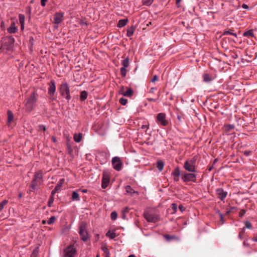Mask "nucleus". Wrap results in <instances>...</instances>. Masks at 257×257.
Instances as JSON below:
<instances>
[{
	"mask_svg": "<svg viewBox=\"0 0 257 257\" xmlns=\"http://www.w3.org/2000/svg\"><path fill=\"white\" fill-rule=\"evenodd\" d=\"M133 94V91L131 88H127L124 92H122V94L124 96L131 97Z\"/></svg>",
	"mask_w": 257,
	"mask_h": 257,
	"instance_id": "obj_22",
	"label": "nucleus"
},
{
	"mask_svg": "<svg viewBox=\"0 0 257 257\" xmlns=\"http://www.w3.org/2000/svg\"><path fill=\"white\" fill-rule=\"evenodd\" d=\"M17 31H18V28L16 26L14 23H13L11 25V26L9 28H8V32L11 34L15 33L17 32Z\"/></svg>",
	"mask_w": 257,
	"mask_h": 257,
	"instance_id": "obj_17",
	"label": "nucleus"
},
{
	"mask_svg": "<svg viewBox=\"0 0 257 257\" xmlns=\"http://www.w3.org/2000/svg\"><path fill=\"white\" fill-rule=\"evenodd\" d=\"M14 119V114L11 110L8 111V122L10 123Z\"/></svg>",
	"mask_w": 257,
	"mask_h": 257,
	"instance_id": "obj_26",
	"label": "nucleus"
},
{
	"mask_svg": "<svg viewBox=\"0 0 257 257\" xmlns=\"http://www.w3.org/2000/svg\"><path fill=\"white\" fill-rule=\"evenodd\" d=\"M111 219L113 220H115L117 218V214L115 211L112 212L110 215Z\"/></svg>",
	"mask_w": 257,
	"mask_h": 257,
	"instance_id": "obj_39",
	"label": "nucleus"
},
{
	"mask_svg": "<svg viewBox=\"0 0 257 257\" xmlns=\"http://www.w3.org/2000/svg\"><path fill=\"white\" fill-rule=\"evenodd\" d=\"M82 192L84 193H86L87 192V190H83Z\"/></svg>",
	"mask_w": 257,
	"mask_h": 257,
	"instance_id": "obj_64",
	"label": "nucleus"
},
{
	"mask_svg": "<svg viewBox=\"0 0 257 257\" xmlns=\"http://www.w3.org/2000/svg\"><path fill=\"white\" fill-rule=\"evenodd\" d=\"M72 198L74 201H79L80 200L79 195L77 192L74 191L72 193Z\"/></svg>",
	"mask_w": 257,
	"mask_h": 257,
	"instance_id": "obj_30",
	"label": "nucleus"
},
{
	"mask_svg": "<svg viewBox=\"0 0 257 257\" xmlns=\"http://www.w3.org/2000/svg\"><path fill=\"white\" fill-rule=\"evenodd\" d=\"M128 257H136V256L134 254H131V255H130Z\"/></svg>",
	"mask_w": 257,
	"mask_h": 257,
	"instance_id": "obj_63",
	"label": "nucleus"
},
{
	"mask_svg": "<svg viewBox=\"0 0 257 257\" xmlns=\"http://www.w3.org/2000/svg\"><path fill=\"white\" fill-rule=\"evenodd\" d=\"M56 85L55 82L54 80H52L50 82L49 84V87L48 88V93L50 95V96L51 99H54V93L56 91Z\"/></svg>",
	"mask_w": 257,
	"mask_h": 257,
	"instance_id": "obj_12",
	"label": "nucleus"
},
{
	"mask_svg": "<svg viewBox=\"0 0 257 257\" xmlns=\"http://www.w3.org/2000/svg\"><path fill=\"white\" fill-rule=\"evenodd\" d=\"M127 102V100L125 98H121L120 99H119V102L122 104V105H125L126 104Z\"/></svg>",
	"mask_w": 257,
	"mask_h": 257,
	"instance_id": "obj_41",
	"label": "nucleus"
},
{
	"mask_svg": "<svg viewBox=\"0 0 257 257\" xmlns=\"http://www.w3.org/2000/svg\"><path fill=\"white\" fill-rule=\"evenodd\" d=\"M203 81L205 82L208 83V82H210L211 81L213 80L214 78L212 75H210L209 74L204 73L203 75Z\"/></svg>",
	"mask_w": 257,
	"mask_h": 257,
	"instance_id": "obj_16",
	"label": "nucleus"
},
{
	"mask_svg": "<svg viewBox=\"0 0 257 257\" xmlns=\"http://www.w3.org/2000/svg\"><path fill=\"white\" fill-rule=\"evenodd\" d=\"M47 0H41V5L43 6V7H45V5H46V2H47Z\"/></svg>",
	"mask_w": 257,
	"mask_h": 257,
	"instance_id": "obj_50",
	"label": "nucleus"
},
{
	"mask_svg": "<svg viewBox=\"0 0 257 257\" xmlns=\"http://www.w3.org/2000/svg\"><path fill=\"white\" fill-rule=\"evenodd\" d=\"M172 208H173L175 212L176 211V209H177V206H176V204H175V203H173L172 204Z\"/></svg>",
	"mask_w": 257,
	"mask_h": 257,
	"instance_id": "obj_52",
	"label": "nucleus"
},
{
	"mask_svg": "<svg viewBox=\"0 0 257 257\" xmlns=\"http://www.w3.org/2000/svg\"><path fill=\"white\" fill-rule=\"evenodd\" d=\"M179 209L180 212L182 213H185L187 212L186 210V206H184L183 204H179Z\"/></svg>",
	"mask_w": 257,
	"mask_h": 257,
	"instance_id": "obj_31",
	"label": "nucleus"
},
{
	"mask_svg": "<svg viewBox=\"0 0 257 257\" xmlns=\"http://www.w3.org/2000/svg\"><path fill=\"white\" fill-rule=\"evenodd\" d=\"M82 136L81 133L78 134H75L74 135V140L77 143L80 142L82 140Z\"/></svg>",
	"mask_w": 257,
	"mask_h": 257,
	"instance_id": "obj_25",
	"label": "nucleus"
},
{
	"mask_svg": "<svg viewBox=\"0 0 257 257\" xmlns=\"http://www.w3.org/2000/svg\"><path fill=\"white\" fill-rule=\"evenodd\" d=\"M125 192L129 194L133 195L134 194H136L138 195V192L134 190V189L129 185L126 186L125 187Z\"/></svg>",
	"mask_w": 257,
	"mask_h": 257,
	"instance_id": "obj_18",
	"label": "nucleus"
},
{
	"mask_svg": "<svg viewBox=\"0 0 257 257\" xmlns=\"http://www.w3.org/2000/svg\"><path fill=\"white\" fill-rule=\"evenodd\" d=\"M19 21L21 24H25V16L22 14H20L19 16Z\"/></svg>",
	"mask_w": 257,
	"mask_h": 257,
	"instance_id": "obj_36",
	"label": "nucleus"
},
{
	"mask_svg": "<svg viewBox=\"0 0 257 257\" xmlns=\"http://www.w3.org/2000/svg\"><path fill=\"white\" fill-rule=\"evenodd\" d=\"M165 238L167 240H170L171 239H173V238H174L175 237L174 236H170V235H165Z\"/></svg>",
	"mask_w": 257,
	"mask_h": 257,
	"instance_id": "obj_47",
	"label": "nucleus"
},
{
	"mask_svg": "<svg viewBox=\"0 0 257 257\" xmlns=\"http://www.w3.org/2000/svg\"><path fill=\"white\" fill-rule=\"evenodd\" d=\"M64 183V179H61L59 182V183L55 186V190H59Z\"/></svg>",
	"mask_w": 257,
	"mask_h": 257,
	"instance_id": "obj_32",
	"label": "nucleus"
},
{
	"mask_svg": "<svg viewBox=\"0 0 257 257\" xmlns=\"http://www.w3.org/2000/svg\"><path fill=\"white\" fill-rule=\"evenodd\" d=\"M128 19H127L120 20L118 22L117 27L119 28L123 27L126 25Z\"/></svg>",
	"mask_w": 257,
	"mask_h": 257,
	"instance_id": "obj_19",
	"label": "nucleus"
},
{
	"mask_svg": "<svg viewBox=\"0 0 257 257\" xmlns=\"http://www.w3.org/2000/svg\"><path fill=\"white\" fill-rule=\"evenodd\" d=\"M219 215H220V221L221 222L220 224L222 225L224 223V221H225L224 219V216L222 214H220Z\"/></svg>",
	"mask_w": 257,
	"mask_h": 257,
	"instance_id": "obj_45",
	"label": "nucleus"
},
{
	"mask_svg": "<svg viewBox=\"0 0 257 257\" xmlns=\"http://www.w3.org/2000/svg\"><path fill=\"white\" fill-rule=\"evenodd\" d=\"M37 101V98L33 93L31 96H30L25 104L26 109L28 111H31L33 110L35 103Z\"/></svg>",
	"mask_w": 257,
	"mask_h": 257,
	"instance_id": "obj_4",
	"label": "nucleus"
},
{
	"mask_svg": "<svg viewBox=\"0 0 257 257\" xmlns=\"http://www.w3.org/2000/svg\"><path fill=\"white\" fill-rule=\"evenodd\" d=\"M105 254H105V257H110V256H109V253H108V254H107V253H105Z\"/></svg>",
	"mask_w": 257,
	"mask_h": 257,
	"instance_id": "obj_62",
	"label": "nucleus"
},
{
	"mask_svg": "<svg viewBox=\"0 0 257 257\" xmlns=\"http://www.w3.org/2000/svg\"><path fill=\"white\" fill-rule=\"evenodd\" d=\"M174 176H177V169H175L173 173Z\"/></svg>",
	"mask_w": 257,
	"mask_h": 257,
	"instance_id": "obj_56",
	"label": "nucleus"
},
{
	"mask_svg": "<svg viewBox=\"0 0 257 257\" xmlns=\"http://www.w3.org/2000/svg\"><path fill=\"white\" fill-rule=\"evenodd\" d=\"M106 236L109 237L110 239H113L116 236V233L115 232V231L114 230H109L106 233Z\"/></svg>",
	"mask_w": 257,
	"mask_h": 257,
	"instance_id": "obj_20",
	"label": "nucleus"
},
{
	"mask_svg": "<svg viewBox=\"0 0 257 257\" xmlns=\"http://www.w3.org/2000/svg\"><path fill=\"white\" fill-rule=\"evenodd\" d=\"M43 182V173L39 171L35 173L33 181L30 185L31 188L34 190L36 187L40 185Z\"/></svg>",
	"mask_w": 257,
	"mask_h": 257,
	"instance_id": "obj_1",
	"label": "nucleus"
},
{
	"mask_svg": "<svg viewBox=\"0 0 257 257\" xmlns=\"http://www.w3.org/2000/svg\"><path fill=\"white\" fill-rule=\"evenodd\" d=\"M53 201H54V199L52 197L49 201V203H48V205L49 206H51V204L53 203Z\"/></svg>",
	"mask_w": 257,
	"mask_h": 257,
	"instance_id": "obj_51",
	"label": "nucleus"
},
{
	"mask_svg": "<svg viewBox=\"0 0 257 257\" xmlns=\"http://www.w3.org/2000/svg\"><path fill=\"white\" fill-rule=\"evenodd\" d=\"M158 79V77L157 76V75H154L153 76V79L151 80V82H155V81H157Z\"/></svg>",
	"mask_w": 257,
	"mask_h": 257,
	"instance_id": "obj_49",
	"label": "nucleus"
},
{
	"mask_svg": "<svg viewBox=\"0 0 257 257\" xmlns=\"http://www.w3.org/2000/svg\"><path fill=\"white\" fill-rule=\"evenodd\" d=\"M56 218L55 216H51L47 221L48 224H51L53 223L55 221Z\"/></svg>",
	"mask_w": 257,
	"mask_h": 257,
	"instance_id": "obj_37",
	"label": "nucleus"
},
{
	"mask_svg": "<svg viewBox=\"0 0 257 257\" xmlns=\"http://www.w3.org/2000/svg\"><path fill=\"white\" fill-rule=\"evenodd\" d=\"M121 64L124 68H126L128 67L130 62L128 58H126L125 59L122 61Z\"/></svg>",
	"mask_w": 257,
	"mask_h": 257,
	"instance_id": "obj_29",
	"label": "nucleus"
},
{
	"mask_svg": "<svg viewBox=\"0 0 257 257\" xmlns=\"http://www.w3.org/2000/svg\"><path fill=\"white\" fill-rule=\"evenodd\" d=\"M25 24H21V29L22 30H24V26Z\"/></svg>",
	"mask_w": 257,
	"mask_h": 257,
	"instance_id": "obj_57",
	"label": "nucleus"
},
{
	"mask_svg": "<svg viewBox=\"0 0 257 257\" xmlns=\"http://www.w3.org/2000/svg\"><path fill=\"white\" fill-rule=\"evenodd\" d=\"M15 39L12 37H6L3 39L2 48L7 50H11L13 48Z\"/></svg>",
	"mask_w": 257,
	"mask_h": 257,
	"instance_id": "obj_5",
	"label": "nucleus"
},
{
	"mask_svg": "<svg viewBox=\"0 0 257 257\" xmlns=\"http://www.w3.org/2000/svg\"><path fill=\"white\" fill-rule=\"evenodd\" d=\"M120 73L122 77H125L126 74V70L124 67H121L120 69Z\"/></svg>",
	"mask_w": 257,
	"mask_h": 257,
	"instance_id": "obj_40",
	"label": "nucleus"
},
{
	"mask_svg": "<svg viewBox=\"0 0 257 257\" xmlns=\"http://www.w3.org/2000/svg\"><path fill=\"white\" fill-rule=\"evenodd\" d=\"M58 190H55V189H54L53 190H52V194H54L56 192V191H58Z\"/></svg>",
	"mask_w": 257,
	"mask_h": 257,
	"instance_id": "obj_59",
	"label": "nucleus"
},
{
	"mask_svg": "<svg viewBox=\"0 0 257 257\" xmlns=\"http://www.w3.org/2000/svg\"><path fill=\"white\" fill-rule=\"evenodd\" d=\"M182 179L184 182H196V176L193 173H184L182 175Z\"/></svg>",
	"mask_w": 257,
	"mask_h": 257,
	"instance_id": "obj_9",
	"label": "nucleus"
},
{
	"mask_svg": "<svg viewBox=\"0 0 257 257\" xmlns=\"http://www.w3.org/2000/svg\"><path fill=\"white\" fill-rule=\"evenodd\" d=\"M157 122L163 126L168 124V121L166 119V114L164 113H160L157 116Z\"/></svg>",
	"mask_w": 257,
	"mask_h": 257,
	"instance_id": "obj_10",
	"label": "nucleus"
},
{
	"mask_svg": "<svg viewBox=\"0 0 257 257\" xmlns=\"http://www.w3.org/2000/svg\"><path fill=\"white\" fill-rule=\"evenodd\" d=\"M40 127L41 128H43V130L44 131H45V126H44V125H40Z\"/></svg>",
	"mask_w": 257,
	"mask_h": 257,
	"instance_id": "obj_61",
	"label": "nucleus"
},
{
	"mask_svg": "<svg viewBox=\"0 0 257 257\" xmlns=\"http://www.w3.org/2000/svg\"><path fill=\"white\" fill-rule=\"evenodd\" d=\"M224 130L226 132H229L231 130L234 129V125L233 124H226L224 126Z\"/></svg>",
	"mask_w": 257,
	"mask_h": 257,
	"instance_id": "obj_27",
	"label": "nucleus"
},
{
	"mask_svg": "<svg viewBox=\"0 0 257 257\" xmlns=\"http://www.w3.org/2000/svg\"><path fill=\"white\" fill-rule=\"evenodd\" d=\"M148 128H149L148 125H146V124L142 125V126H141V128L142 129H147H147H148Z\"/></svg>",
	"mask_w": 257,
	"mask_h": 257,
	"instance_id": "obj_53",
	"label": "nucleus"
},
{
	"mask_svg": "<svg viewBox=\"0 0 257 257\" xmlns=\"http://www.w3.org/2000/svg\"><path fill=\"white\" fill-rule=\"evenodd\" d=\"M38 252H39L38 248H35L33 250V252H32V254L31 255V257H37V255L38 254Z\"/></svg>",
	"mask_w": 257,
	"mask_h": 257,
	"instance_id": "obj_38",
	"label": "nucleus"
},
{
	"mask_svg": "<svg viewBox=\"0 0 257 257\" xmlns=\"http://www.w3.org/2000/svg\"><path fill=\"white\" fill-rule=\"evenodd\" d=\"M76 253V250L74 247L70 245L64 250V257H75Z\"/></svg>",
	"mask_w": 257,
	"mask_h": 257,
	"instance_id": "obj_7",
	"label": "nucleus"
},
{
	"mask_svg": "<svg viewBox=\"0 0 257 257\" xmlns=\"http://www.w3.org/2000/svg\"><path fill=\"white\" fill-rule=\"evenodd\" d=\"M197 160V157L194 156L191 159L185 162L184 167L186 170L194 172H195V164Z\"/></svg>",
	"mask_w": 257,
	"mask_h": 257,
	"instance_id": "obj_3",
	"label": "nucleus"
},
{
	"mask_svg": "<svg viewBox=\"0 0 257 257\" xmlns=\"http://www.w3.org/2000/svg\"><path fill=\"white\" fill-rule=\"evenodd\" d=\"M242 8H243V9H248V6L247 5L243 4L242 5Z\"/></svg>",
	"mask_w": 257,
	"mask_h": 257,
	"instance_id": "obj_54",
	"label": "nucleus"
},
{
	"mask_svg": "<svg viewBox=\"0 0 257 257\" xmlns=\"http://www.w3.org/2000/svg\"><path fill=\"white\" fill-rule=\"evenodd\" d=\"M156 87H152V88H151V90H150V93H153L154 92L155 90H156Z\"/></svg>",
	"mask_w": 257,
	"mask_h": 257,
	"instance_id": "obj_55",
	"label": "nucleus"
},
{
	"mask_svg": "<svg viewBox=\"0 0 257 257\" xmlns=\"http://www.w3.org/2000/svg\"><path fill=\"white\" fill-rule=\"evenodd\" d=\"M216 191L218 197L221 200H223L227 196V192L224 191L222 188H218L216 189Z\"/></svg>",
	"mask_w": 257,
	"mask_h": 257,
	"instance_id": "obj_14",
	"label": "nucleus"
},
{
	"mask_svg": "<svg viewBox=\"0 0 257 257\" xmlns=\"http://www.w3.org/2000/svg\"><path fill=\"white\" fill-rule=\"evenodd\" d=\"M153 1L154 0H142V3L144 5L150 6Z\"/></svg>",
	"mask_w": 257,
	"mask_h": 257,
	"instance_id": "obj_35",
	"label": "nucleus"
},
{
	"mask_svg": "<svg viewBox=\"0 0 257 257\" xmlns=\"http://www.w3.org/2000/svg\"><path fill=\"white\" fill-rule=\"evenodd\" d=\"M245 232V229L244 228H242L241 231H240L239 233L238 236L240 239L242 238V236L244 234Z\"/></svg>",
	"mask_w": 257,
	"mask_h": 257,
	"instance_id": "obj_43",
	"label": "nucleus"
},
{
	"mask_svg": "<svg viewBox=\"0 0 257 257\" xmlns=\"http://www.w3.org/2000/svg\"><path fill=\"white\" fill-rule=\"evenodd\" d=\"M64 14L61 13H56L54 17V20L56 24H59L63 21Z\"/></svg>",
	"mask_w": 257,
	"mask_h": 257,
	"instance_id": "obj_15",
	"label": "nucleus"
},
{
	"mask_svg": "<svg viewBox=\"0 0 257 257\" xmlns=\"http://www.w3.org/2000/svg\"><path fill=\"white\" fill-rule=\"evenodd\" d=\"M236 210V208L235 207H231L230 209L228 210V209H227L226 214H227V215L229 214L230 213V212L233 211V210Z\"/></svg>",
	"mask_w": 257,
	"mask_h": 257,
	"instance_id": "obj_42",
	"label": "nucleus"
},
{
	"mask_svg": "<svg viewBox=\"0 0 257 257\" xmlns=\"http://www.w3.org/2000/svg\"><path fill=\"white\" fill-rule=\"evenodd\" d=\"M102 249L105 253H109L108 249L106 247L104 246L102 248Z\"/></svg>",
	"mask_w": 257,
	"mask_h": 257,
	"instance_id": "obj_48",
	"label": "nucleus"
},
{
	"mask_svg": "<svg viewBox=\"0 0 257 257\" xmlns=\"http://www.w3.org/2000/svg\"><path fill=\"white\" fill-rule=\"evenodd\" d=\"M231 31H232V30L224 31L223 33V35H232V36L236 37H237L236 34L232 33Z\"/></svg>",
	"mask_w": 257,
	"mask_h": 257,
	"instance_id": "obj_33",
	"label": "nucleus"
},
{
	"mask_svg": "<svg viewBox=\"0 0 257 257\" xmlns=\"http://www.w3.org/2000/svg\"><path fill=\"white\" fill-rule=\"evenodd\" d=\"M112 164L113 168L116 171H120L122 168V162L118 157H114L112 158Z\"/></svg>",
	"mask_w": 257,
	"mask_h": 257,
	"instance_id": "obj_8",
	"label": "nucleus"
},
{
	"mask_svg": "<svg viewBox=\"0 0 257 257\" xmlns=\"http://www.w3.org/2000/svg\"><path fill=\"white\" fill-rule=\"evenodd\" d=\"M135 28L134 26H131L128 28L127 30V36L131 37L132 36L135 32Z\"/></svg>",
	"mask_w": 257,
	"mask_h": 257,
	"instance_id": "obj_21",
	"label": "nucleus"
},
{
	"mask_svg": "<svg viewBox=\"0 0 257 257\" xmlns=\"http://www.w3.org/2000/svg\"><path fill=\"white\" fill-rule=\"evenodd\" d=\"M88 96V92L86 91H82L80 93V99L81 101L85 100Z\"/></svg>",
	"mask_w": 257,
	"mask_h": 257,
	"instance_id": "obj_24",
	"label": "nucleus"
},
{
	"mask_svg": "<svg viewBox=\"0 0 257 257\" xmlns=\"http://www.w3.org/2000/svg\"><path fill=\"white\" fill-rule=\"evenodd\" d=\"M245 226L247 228H249V229L252 228L251 224L249 221H246L245 222Z\"/></svg>",
	"mask_w": 257,
	"mask_h": 257,
	"instance_id": "obj_44",
	"label": "nucleus"
},
{
	"mask_svg": "<svg viewBox=\"0 0 257 257\" xmlns=\"http://www.w3.org/2000/svg\"><path fill=\"white\" fill-rule=\"evenodd\" d=\"M109 175L107 173H103L101 184V187L102 188H106L108 186L109 183Z\"/></svg>",
	"mask_w": 257,
	"mask_h": 257,
	"instance_id": "obj_13",
	"label": "nucleus"
},
{
	"mask_svg": "<svg viewBox=\"0 0 257 257\" xmlns=\"http://www.w3.org/2000/svg\"><path fill=\"white\" fill-rule=\"evenodd\" d=\"M253 240L255 242H257V236L256 237H254L252 238Z\"/></svg>",
	"mask_w": 257,
	"mask_h": 257,
	"instance_id": "obj_60",
	"label": "nucleus"
},
{
	"mask_svg": "<svg viewBox=\"0 0 257 257\" xmlns=\"http://www.w3.org/2000/svg\"><path fill=\"white\" fill-rule=\"evenodd\" d=\"M79 234L81 237V239L86 241L88 238V233L86 229V223L82 222L79 227Z\"/></svg>",
	"mask_w": 257,
	"mask_h": 257,
	"instance_id": "obj_6",
	"label": "nucleus"
},
{
	"mask_svg": "<svg viewBox=\"0 0 257 257\" xmlns=\"http://www.w3.org/2000/svg\"><path fill=\"white\" fill-rule=\"evenodd\" d=\"M8 203V201L4 200L0 203V212L3 209L4 206Z\"/></svg>",
	"mask_w": 257,
	"mask_h": 257,
	"instance_id": "obj_34",
	"label": "nucleus"
},
{
	"mask_svg": "<svg viewBox=\"0 0 257 257\" xmlns=\"http://www.w3.org/2000/svg\"><path fill=\"white\" fill-rule=\"evenodd\" d=\"M243 36L247 37L248 38L253 37L254 36L252 30H249L245 32L243 34Z\"/></svg>",
	"mask_w": 257,
	"mask_h": 257,
	"instance_id": "obj_28",
	"label": "nucleus"
},
{
	"mask_svg": "<svg viewBox=\"0 0 257 257\" xmlns=\"http://www.w3.org/2000/svg\"><path fill=\"white\" fill-rule=\"evenodd\" d=\"M144 216L148 221L151 222H156L159 218L157 215L149 212L145 213Z\"/></svg>",
	"mask_w": 257,
	"mask_h": 257,
	"instance_id": "obj_11",
	"label": "nucleus"
},
{
	"mask_svg": "<svg viewBox=\"0 0 257 257\" xmlns=\"http://www.w3.org/2000/svg\"><path fill=\"white\" fill-rule=\"evenodd\" d=\"M52 141H53V142L54 143L56 142V138H55V137H52Z\"/></svg>",
	"mask_w": 257,
	"mask_h": 257,
	"instance_id": "obj_58",
	"label": "nucleus"
},
{
	"mask_svg": "<svg viewBox=\"0 0 257 257\" xmlns=\"http://www.w3.org/2000/svg\"><path fill=\"white\" fill-rule=\"evenodd\" d=\"M60 93L62 96L66 98L68 100L71 99L70 89L68 84L66 81H63L60 87Z\"/></svg>",
	"mask_w": 257,
	"mask_h": 257,
	"instance_id": "obj_2",
	"label": "nucleus"
},
{
	"mask_svg": "<svg viewBox=\"0 0 257 257\" xmlns=\"http://www.w3.org/2000/svg\"><path fill=\"white\" fill-rule=\"evenodd\" d=\"M245 213V210L244 209H241L239 213V216L240 217H242L244 214Z\"/></svg>",
	"mask_w": 257,
	"mask_h": 257,
	"instance_id": "obj_46",
	"label": "nucleus"
},
{
	"mask_svg": "<svg viewBox=\"0 0 257 257\" xmlns=\"http://www.w3.org/2000/svg\"><path fill=\"white\" fill-rule=\"evenodd\" d=\"M164 166V163L162 161L159 160L157 161V167L160 171H162L163 170Z\"/></svg>",
	"mask_w": 257,
	"mask_h": 257,
	"instance_id": "obj_23",
	"label": "nucleus"
}]
</instances>
